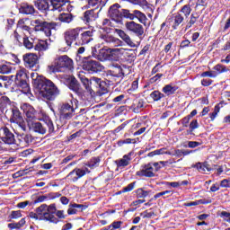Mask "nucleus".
<instances>
[{
    "label": "nucleus",
    "instance_id": "nucleus-1",
    "mask_svg": "<svg viewBox=\"0 0 230 230\" xmlns=\"http://www.w3.org/2000/svg\"><path fill=\"white\" fill-rule=\"evenodd\" d=\"M108 13L111 20L108 23V27L116 28L117 24H123V19H129V21H134L137 19L141 24L146 26V15L139 10H128L121 7L119 4H112L108 11Z\"/></svg>",
    "mask_w": 230,
    "mask_h": 230
},
{
    "label": "nucleus",
    "instance_id": "nucleus-2",
    "mask_svg": "<svg viewBox=\"0 0 230 230\" xmlns=\"http://www.w3.org/2000/svg\"><path fill=\"white\" fill-rule=\"evenodd\" d=\"M31 78L32 80V84L35 89H38L40 96L49 102H53L56 100L57 96L60 94V90L58 86L53 83V81L39 75L38 73H31Z\"/></svg>",
    "mask_w": 230,
    "mask_h": 230
},
{
    "label": "nucleus",
    "instance_id": "nucleus-3",
    "mask_svg": "<svg viewBox=\"0 0 230 230\" xmlns=\"http://www.w3.org/2000/svg\"><path fill=\"white\" fill-rule=\"evenodd\" d=\"M78 109V101L72 99L66 102H63L58 106L59 121L62 126L66 125L69 119L74 118Z\"/></svg>",
    "mask_w": 230,
    "mask_h": 230
},
{
    "label": "nucleus",
    "instance_id": "nucleus-4",
    "mask_svg": "<svg viewBox=\"0 0 230 230\" xmlns=\"http://www.w3.org/2000/svg\"><path fill=\"white\" fill-rule=\"evenodd\" d=\"M73 69V59L67 55L58 57L54 64L48 66V71L52 73H66Z\"/></svg>",
    "mask_w": 230,
    "mask_h": 230
},
{
    "label": "nucleus",
    "instance_id": "nucleus-5",
    "mask_svg": "<svg viewBox=\"0 0 230 230\" xmlns=\"http://www.w3.org/2000/svg\"><path fill=\"white\" fill-rule=\"evenodd\" d=\"M64 220L66 218V215H64V210L57 209V204L52 203L50 205H47V211H45L42 216L41 220L45 222H49L50 224H58L60 220Z\"/></svg>",
    "mask_w": 230,
    "mask_h": 230
},
{
    "label": "nucleus",
    "instance_id": "nucleus-6",
    "mask_svg": "<svg viewBox=\"0 0 230 230\" xmlns=\"http://www.w3.org/2000/svg\"><path fill=\"white\" fill-rule=\"evenodd\" d=\"M125 77V72H123V67L121 65L116 63L111 66V69L106 72L105 80L108 82L109 85H118L120 81L119 78Z\"/></svg>",
    "mask_w": 230,
    "mask_h": 230
},
{
    "label": "nucleus",
    "instance_id": "nucleus-7",
    "mask_svg": "<svg viewBox=\"0 0 230 230\" xmlns=\"http://www.w3.org/2000/svg\"><path fill=\"white\" fill-rule=\"evenodd\" d=\"M34 26L35 31H43L46 37H51L52 30L57 31V28L60 26V23L57 22H46L42 19H36L31 22Z\"/></svg>",
    "mask_w": 230,
    "mask_h": 230
},
{
    "label": "nucleus",
    "instance_id": "nucleus-8",
    "mask_svg": "<svg viewBox=\"0 0 230 230\" xmlns=\"http://www.w3.org/2000/svg\"><path fill=\"white\" fill-rule=\"evenodd\" d=\"M31 128L37 134L44 135L46 132H49V134L55 133V125L49 117L44 118L41 122H31Z\"/></svg>",
    "mask_w": 230,
    "mask_h": 230
},
{
    "label": "nucleus",
    "instance_id": "nucleus-9",
    "mask_svg": "<svg viewBox=\"0 0 230 230\" xmlns=\"http://www.w3.org/2000/svg\"><path fill=\"white\" fill-rule=\"evenodd\" d=\"M30 77L28 76V71L25 68L20 69L16 72L14 84L16 87H19V89H22V93L24 94H28L30 93Z\"/></svg>",
    "mask_w": 230,
    "mask_h": 230
},
{
    "label": "nucleus",
    "instance_id": "nucleus-10",
    "mask_svg": "<svg viewBox=\"0 0 230 230\" xmlns=\"http://www.w3.org/2000/svg\"><path fill=\"white\" fill-rule=\"evenodd\" d=\"M82 67L84 71H87L90 75H94V73H102L105 67L97 60H93V58L84 57L82 60Z\"/></svg>",
    "mask_w": 230,
    "mask_h": 230
},
{
    "label": "nucleus",
    "instance_id": "nucleus-11",
    "mask_svg": "<svg viewBox=\"0 0 230 230\" xmlns=\"http://www.w3.org/2000/svg\"><path fill=\"white\" fill-rule=\"evenodd\" d=\"M80 33H82V28L80 27L66 30L64 32V40L66 46L71 48V46H73V42H75V44L78 46Z\"/></svg>",
    "mask_w": 230,
    "mask_h": 230
},
{
    "label": "nucleus",
    "instance_id": "nucleus-12",
    "mask_svg": "<svg viewBox=\"0 0 230 230\" xmlns=\"http://www.w3.org/2000/svg\"><path fill=\"white\" fill-rule=\"evenodd\" d=\"M125 26L128 31L133 33V35H136V37H138L140 40H143V39H145V27H143V25H141L140 23L131 21L127 22L125 23Z\"/></svg>",
    "mask_w": 230,
    "mask_h": 230
},
{
    "label": "nucleus",
    "instance_id": "nucleus-13",
    "mask_svg": "<svg viewBox=\"0 0 230 230\" xmlns=\"http://www.w3.org/2000/svg\"><path fill=\"white\" fill-rule=\"evenodd\" d=\"M0 143L4 145H15V135L6 126L0 128Z\"/></svg>",
    "mask_w": 230,
    "mask_h": 230
},
{
    "label": "nucleus",
    "instance_id": "nucleus-14",
    "mask_svg": "<svg viewBox=\"0 0 230 230\" xmlns=\"http://www.w3.org/2000/svg\"><path fill=\"white\" fill-rule=\"evenodd\" d=\"M16 137L15 145L22 148H26L27 146L33 145L35 141V137L30 133H18Z\"/></svg>",
    "mask_w": 230,
    "mask_h": 230
},
{
    "label": "nucleus",
    "instance_id": "nucleus-15",
    "mask_svg": "<svg viewBox=\"0 0 230 230\" xmlns=\"http://www.w3.org/2000/svg\"><path fill=\"white\" fill-rule=\"evenodd\" d=\"M68 83V89L70 91H73L77 94L78 98H84L85 96V93L84 92V89L80 86V83H78V80L75 78V76H70L67 78Z\"/></svg>",
    "mask_w": 230,
    "mask_h": 230
},
{
    "label": "nucleus",
    "instance_id": "nucleus-16",
    "mask_svg": "<svg viewBox=\"0 0 230 230\" xmlns=\"http://www.w3.org/2000/svg\"><path fill=\"white\" fill-rule=\"evenodd\" d=\"M136 175L137 177H147L148 179L155 177V172H154L152 163L142 165L141 169L136 172Z\"/></svg>",
    "mask_w": 230,
    "mask_h": 230
},
{
    "label": "nucleus",
    "instance_id": "nucleus-17",
    "mask_svg": "<svg viewBox=\"0 0 230 230\" xmlns=\"http://www.w3.org/2000/svg\"><path fill=\"white\" fill-rule=\"evenodd\" d=\"M23 114H25L27 121H33L37 119V110L29 103H24L21 106Z\"/></svg>",
    "mask_w": 230,
    "mask_h": 230
},
{
    "label": "nucleus",
    "instance_id": "nucleus-18",
    "mask_svg": "<svg viewBox=\"0 0 230 230\" xmlns=\"http://www.w3.org/2000/svg\"><path fill=\"white\" fill-rule=\"evenodd\" d=\"M82 177H85V172L82 171L81 168H75L72 172H70L64 180H68V182H78L79 179H82Z\"/></svg>",
    "mask_w": 230,
    "mask_h": 230
},
{
    "label": "nucleus",
    "instance_id": "nucleus-19",
    "mask_svg": "<svg viewBox=\"0 0 230 230\" xmlns=\"http://www.w3.org/2000/svg\"><path fill=\"white\" fill-rule=\"evenodd\" d=\"M23 62L26 67L33 69L39 64V57L33 53H27L23 55Z\"/></svg>",
    "mask_w": 230,
    "mask_h": 230
},
{
    "label": "nucleus",
    "instance_id": "nucleus-20",
    "mask_svg": "<svg viewBox=\"0 0 230 230\" xmlns=\"http://www.w3.org/2000/svg\"><path fill=\"white\" fill-rule=\"evenodd\" d=\"M18 10L19 13H22V15H35L37 12L35 6L28 2L21 3Z\"/></svg>",
    "mask_w": 230,
    "mask_h": 230
},
{
    "label": "nucleus",
    "instance_id": "nucleus-21",
    "mask_svg": "<svg viewBox=\"0 0 230 230\" xmlns=\"http://www.w3.org/2000/svg\"><path fill=\"white\" fill-rule=\"evenodd\" d=\"M94 35V30L90 31H82L79 34L78 45L77 46H84V44H89L91 40H93V37Z\"/></svg>",
    "mask_w": 230,
    "mask_h": 230
},
{
    "label": "nucleus",
    "instance_id": "nucleus-22",
    "mask_svg": "<svg viewBox=\"0 0 230 230\" xmlns=\"http://www.w3.org/2000/svg\"><path fill=\"white\" fill-rule=\"evenodd\" d=\"M83 22H84L87 26L89 24L94 22L96 19H98V13H96V9L87 10L84 13L83 16L81 17Z\"/></svg>",
    "mask_w": 230,
    "mask_h": 230
},
{
    "label": "nucleus",
    "instance_id": "nucleus-23",
    "mask_svg": "<svg viewBox=\"0 0 230 230\" xmlns=\"http://www.w3.org/2000/svg\"><path fill=\"white\" fill-rule=\"evenodd\" d=\"M48 205L47 204H41L40 207L36 208V212H30L29 217L30 218H33L34 220H44L40 219L42 217H44V213L48 211Z\"/></svg>",
    "mask_w": 230,
    "mask_h": 230
},
{
    "label": "nucleus",
    "instance_id": "nucleus-24",
    "mask_svg": "<svg viewBox=\"0 0 230 230\" xmlns=\"http://www.w3.org/2000/svg\"><path fill=\"white\" fill-rule=\"evenodd\" d=\"M62 197L60 192H49L48 194L39 196L35 200L34 204H39L40 202H46V200H55V199H58Z\"/></svg>",
    "mask_w": 230,
    "mask_h": 230
},
{
    "label": "nucleus",
    "instance_id": "nucleus-25",
    "mask_svg": "<svg viewBox=\"0 0 230 230\" xmlns=\"http://www.w3.org/2000/svg\"><path fill=\"white\" fill-rule=\"evenodd\" d=\"M145 107V99H135L132 105L129 106V111H132L135 114H139Z\"/></svg>",
    "mask_w": 230,
    "mask_h": 230
},
{
    "label": "nucleus",
    "instance_id": "nucleus-26",
    "mask_svg": "<svg viewBox=\"0 0 230 230\" xmlns=\"http://www.w3.org/2000/svg\"><path fill=\"white\" fill-rule=\"evenodd\" d=\"M115 31L119 35V37H120V39H122V40H124V42L128 46H129L130 48H136V43L132 41V39L130 38V36L127 34L123 30L116 29Z\"/></svg>",
    "mask_w": 230,
    "mask_h": 230
},
{
    "label": "nucleus",
    "instance_id": "nucleus-27",
    "mask_svg": "<svg viewBox=\"0 0 230 230\" xmlns=\"http://www.w3.org/2000/svg\"><path fill=\"white\" fill-rule=\"evenodd\" d=\"M192 168H196V170H198L199 173H206V172H212L213 170V168L211 167L209 163H208V161L202 163L198 162L194 165H192Z\"/></svg>",
    "mask_w": 230,
    "mask_h": 230
},
{
    "label": "nucleus",
    "instance_id": "nucleus-28",
    "mask_svg": "<svg viewBox=\"0 0 230 230\" xmlns=\"http://www.w3.org/2000/svg\"><path fill=\"white\" fill-rule=\"evenodd\" d=\"M87 209V206L77 203H71L68 206L67 215H76L78 211H85Z\"/></svg>",
    "mask_w": 230,
    "mask_h": 230
},
{
    "label": "nucleus",
    "instance_id": "nucleus-29",
    "mask_svg": "<svg viewBox=\"0 0 230 230\" xmlns=\"http://www.w3.org/2000/svg\"><path fill=\"white\" fill-rule=\"evenodd\" d=\"M34 6L41 12V13H46V12H49V8L51 4H49L46 0H35Z\"/></svg>",
    "mask_w": 230,
    "mask_h": 230
},
{
    "label": "nucleus",
    "instance_id": "nucleus-30",
    "mask_svg": "<svg viewBox=\"0 0 230 230\" xmlns=\"http://www.w3.org/2000/svg\"><path fill=\"white\" fill-rule=\"evenodd\" d=\"M12 105V100H10V97L6 95H3L0 97V112L1 114H4V111L8 109Z\"/></svg>",
    "mask_w": 230,
    "mask_h": 230
},
{
    "label": "nucleus",
    "instance_id": "nucleus-31",
    "mask_svg": "<svg viewBox=\"0 0 230 230\" xmlns=\"http://www.w3.org/2000/svg\"><path fill=\"white\" fill-rule=\"evenodd\" d=\"M132 152L128 153V155H124L121 159L117 161L118 168H125L130 164V161H132Z\"/></svg>",
    "mask_w": 230,
    "mask_h": 230
},
{
    "label": "nucleus",
    "instance_id": "nucleus-32",
    "mask_svg": "<svg viewBox=\"0 0 230 230\" xmlns=\"http://www.w3.org/2000/svg\"><path fill=\"white\" fill-rule=\"evenodd\" d=\"M11 111H12V116L10 119L11 123H16L17 121H22V119H24L22 118V113H21V111H19V108L13 107Z\"/></svg>",
    "mask_w": 230,
    "mask_h": 230
},
{
    "label": "nucleus",
    "instance_id": "nucleus-33",
    "mask_svg": "<svg viewBox=\"0 0 230 230\" xmlns=\"http://www.w3.org/2000/svg\"><path fill=\"white\" fill-rule=\"evenodd\" d=\"M183 22L184 17L182 16V14H181V13H177V14L173 17V22H171L172 30H179V27L182 24Z\"/></svg>",
    "mask_w": 230,
    "mask_h": 230
},
{
    "label": "nucleus",
    "instance_id": "nucleus-34",
    "mask_svg": "<svg viewBox=\"0 0 230 230\" xmlns=\"http://www.w3.org/2000/svg\"><path fill=\"white\" fill-rule=\"evenodd\" d=\"M49 45L48 44V40H40L35 45V51H48Z\"/></svg>",
    "mask_w": 230,
    "mask_h": 230
},
{
    "label": "nucleus",
    "instance_id": "nucleus-35",
    "mask_svg": "<svg viewBox=\"0 0 230 230\" xmlns=\"http://www.w3.org/2000/svg\"><path fill=\"white\" fill-rule=\"evenodd\" d=\"M73 19H75V15L71 13H63L58 16V21H60V22H65L66 24H71V22H73Z\"/></svg>",
    "mask_w": 230,
    "mask_h": 230
},
{
    "label": "nucleus",
    "instance_id": "nucleus-36",
    "mask_svg": "<svg viewBox=\"0 0 230 230\" xmlns=\"http://www.w3.org/2000/svg\"><path fill=\"white\" fill-rule=\"evenodd\" d=\"M137 141H139V137L119 139V141H117V146L121 147L124 145H137Z\"/></svg>",
    "mask_w": 230,
    "mask_h": 230
},
{
    "label": "nucleus",
    "instance_id": "nucleus-37",
    "mask_svg": "<svg viewBox=\"0 0 230 230\" xmlns=\"http://www.w3.org/2000/svg\"><path fill=\"white\" fill-rule=\"evenodd\" d=\"M67 2L66 0H54V2L50 4L52 6V11L58 10V12H62L64 10V4Z\"/></svg>",
    "mask_w": 230,
    "mask_h": 230
},
{
    "label": "nucleus",
    "instance_id": "nucleus-38",
    "mask_svg": "<svg viewBox=\"0 0 230 230\" xmlns=\"http://www.w3.org/2000/svg\"><path fill=\"white\" fill-rule=\"evenodd\" d=\"M87 2H88V8H91V6L92 7L96 6L94 10H98V8H101L102 10V8L105 6V1L103 0H87Z\"/></svg>",
    "mask_w": 230,
    "mask_h": 230
},
{
    "label": "nucleus",
    "instance_id": "nucleus-39",
    "mask_svg": "<svg viewBox=\"0 0 230 230\" xmlns=\"http://www.w3.org/2000/svg\"><path fill=\"white\" fill-rule=\"evenodd\" d=\"M229 68L224 65L217 64L213 67V72L215 76L217 77L218 75H222V73H227Z\"/></svg>",
    "mask_w": 230,
    "mask_h": 230
},
{
    "label": "nucleus",
    "instance_id": "nucleus-40",
    "mask_svg": "<svg viewBox=\"0 0 230 230\" xmlns=\"http://www.w3.org/2000/svg\"><path fill=\"white\" fill-rule=\"evenodd\" d=\"M113 49H102L99 52V56L102 57V60H113L112 58Z\"/></svg>",
    "mask_w": 230,
    "mask_h": 230
},
{
    "label": "nucleus",
    "instance_id": "nucleus-41",
    "mask_svg": "<svg viewBox=\"0 0 230 230\" xmlns=\"http://www.w3.org/2000/svg\"><path fill=\"white\" fill-rule=\"evenodd\" d=\"M151 190H146L145 188H138L135 190L137 199H146Z\"/></svg>",
    "mask_w": 230,
    "mask_h": 230
},
{
    "label": "nucleus",
    "instance_id": "nucleus-42",
    "mask_svg": "<svg viewBox=\"0 0 230 230\" xmlns=\"http://www.w3.org/2000/svg\"><path fill=\"white\" fill-rule=\"evenodd\" d=\"M177 89H179V87L172 86V84H166L163 87L162 92H164L167 96H172V94H175Z\"/></svg>",
    "mask_w": 230,
    "mask_h": 230
},
{
    "label": "nucleus",
    "instance_id": "nucleus-43",
    "mask_svg": "<svg viewBox=\"0 0 230 230\" xmlns=\"http://www.w3.org/2000/svg\"><path fill=\"white\" fill-rule=\"evenodd\" d=\"M101 82L102 78L91 77L90 93H93V91H97Z\"/></svg>",
    "mask_w": 230,
    "mask_h": 230
},
{
    "label": "nucleus",
    "instance_id": "nucleus-44",
    "mask_svg": "<svg viewBox=\"0 0 230 230\" xmlns=\"http://www.w3.org/2000/svg\"><path fill=\"white\" fill-rule=\"evenodd\" d=\"M26 225V218H22L18 223H10L7 225V227L11 230L13 229H21Z\"/></svg>",
    "mask_w": 230,
    "mask_h": 230
},
{
    "label": "nucleus",
    "instance_id": "nucleus-45",
    "mask_svg": "<svg viewBox=\"0 0 230 230\" xmlns=\"http://www.w3.org/2000/svg\"><path fill=\"white\" fill-rule=\"evenodd\" d=\"M96 91L101 96L103 94H107V93H109V87L107 86V83L101 79V82L99 83V86Z\"/></svg>",
    "mask_w": 230,
    "mask_h": 230
},
{
    "label": "nucleus",
    "instance_id": "nucleus-46",
    "mask_svg": "<svg viewBox=\"0 0 230 230\" xmlns=\"http://www.w3.org/2000/svg\"><path fill=\"white\" fill-rule=\"evenodd\" d=\"M102 163V156L93 157L90 162L87 164L88 168H98Z\"/></svg>",
    "mask_w": 230,
    "mask_h": 230
},
{
    "label": "nucleus",
    "instance_id": "nucleus-47",
    "mask_svg": "<svg viewBox=\"0 0 230 230\" xmlns=\"http://www.w3.org/2000/svg\"><path fill=\"white\" fill-rule=\"evenodd\" d=\"M199 17H200V14H199V13H192L190 14V20L187 23L185 29L190 30V28H191V26H193V24L197 22V21L199 20Z\"/></svg>",
    "mask_w": 230,
    "mask_h": 230
},
{
    "label": "nucleus",
    "instance_id": "nucleus-48",
    "mask_svg": "<svg viewBox=\"0 0 230 230\" xmlns=\"http://www.w3.org/2000/svg\"><path fill=\"white\" fill-rule=\"evenodd\" d=\"M150 98H152L153 102H160L162 98H164V93L159 90H155L150 93Z\"/></svg>",
    "mask_w": 230,
    "mask_h": 230
},
{
    "label": "nucleus",
    "instance_id": "nucleus-49",
    "mask_svg": "<svg viewBox=\"0 0 230 230\" xmlns=\"http://www.w3.org/2000/svg\"><path fill=\"white\" fill-rule=\"evenodd\" d=\"M28 21V19H20L18 21L17 23V28H20V30H22L23 31H30V30H31V28H30V26L25 25L24 22H26Z\"/></svg>",
    "mask_w": 230,
    "mask_h": 230
},
{
    "label": "nucleus",
    "instance_id": "nucleus-50",
    "mask_svg": "<svg viewBox=\"0 0 230 230\" xmlns=\"http://www.w3.org/2000/svg\"><path fill=\"white\" fill-rule=\"evenodd\" d=\"M180 13H183L186 18L190 17V14L191 13V5L190 4L183 5L180 10Z\"/></svg>",
    "mask_w": 230,
    "mask_h": 230
},
{
    "label": "nucleus",
    "instance_id": "nucleus-51",
    "mask_svg": "<svg viewBox=\"0 0 230 230\" xmlns=\"http://www.w3.org/2000/svg\"><path fill=\"white\" fill-rule=\"evenodd\" d=\"M23 46L26 48V49H33V48H35L33 39L30 40L28 37L23 38Z\"/></svg>",
    "mask_w": 230,
    "mask_h": 230
},
{
    "label": "nucleus",
    "instance_id": "nucleus-52",
    "mask_svg": "<svg viewBox=\"0 0 230 230\" xmlns=\"http://www.w3.org/2000/svg\"><path fill=\"white\" fill-rule=\"evenodd\" d=\"M22 217V213L21 210H13L9 215L8 218L10 220H17V218H21Z\"/></svg>",
    "mask_w": 230,
    "mask_h": 230
},
{
    "label": "nucleus",
    "instance_id": "nucleus-53",
    "mask_svg": "<svg viewBox=\"0 0 230 230\" xmlns=\"http://www.w3.org/2000/svg\"><path fill=\"white\" fill-rule=\"evenodd\" d=\"M218 112H220V104H217L214 107V111L209 113L210 121H215V119L218 116Z\"/></svg>",
    "mask_w": 230,
    "mask_h": 230
},
{
    "label": "nucleus",
    "instance_id": "nucleus-54",
    "mask_svg": "<svg viewBox=\"0 0 230 230\" xmlns=\"http://www.w3.org/2000/svg\"><path fill=\"white\" fill-rule=\"evenodd\" d=\"M81 82L83 85L85 87L86 91L90 93L91 91V78H87L85 76L81 77Z\"/></svg>",
    "mask_w": 230,
    "mask_h": 230
},
{
    "label": "nucleus",
    "instance_id": "nucleus-55",
    "mask_svg": "<svg viewBox=\"0 0 230 230\" xmlns=\"http://www.w3.org/2000/svg\"><path fill=\"white\" fill-rule=\"evenodd\" d=\"M195 128H199V121L197 119H193L190 123L188 134L190 135L193 134V130H195Z\"/></svg>",
    "mask_w": 230,
    "mask_h": 230
},
{
    "label": "nucleus",
    "instance_id": "nucleus-56",
    "mask_svg": "<svg viewBox=\"0 0 230 230\" xmlns=\"http://www.w3.org/2000/svg\"><path fill=\"white\" fill-rule=\"evenodd\" d=\"M121 226H123V221H113L109 226V229L111 230L121 229Z\"/></svg>",
    "mask_w": 230,
    "mask_h": 230
},
{
    "label": "nucleus",
    "instance_id": "nucleus-57",
    "mask_svg": "<svg viewBox=\"0 0 230 230\" xmlns=\"http://www.w3.org/2000/svg\"><path fill=\"white\" fill-rule=\"evenodd\" d=\"M136 184H137L136 181L129 183L128 186L122 188L120 193H128V191H132V190L136 188Z\"/></svg>",
    "mask_w": 230,
    "mask_h": 230
},
{
    "label": "nucleus",
    "instance_id": "nucleus-58",
    "mask_svg": "<svg viewBox=\"0 0 230 230\" xmlns=\"http://www.w3.org/2000/svg\"><path fill=\"white\" fill-rule=\"evenodd\" d=\"M133 4H138L139 6H148V2L146 0H126Z\"/></svg>",
    "mask_w": 230,
    "mask_h": 230
},
{
    "label": "nucleus",
    "instance_id": "nucleus-59",
    "mask_svg": "<svg viewBox=\"0 0 230 230\" xmlns=\"http://www.w3.org/2000/svg\"><path fill=\"white\" fill-rule=\"evenodd\" d=\"M82 134H84V130L80 129L77 132L67 137V141L70 143V141L76 139V137H80V136H82Z\"/></svg>",
    "mask_w": 230,
    "mask_h": 230
},
{
    "label": "nucleus",
    "instance_id": "nucleus-60",
    "mask_svg": "<svg viewBox=\"0 0 230 230\" xmlns=\"http://www.w3.org/2000/svg\"><path fill=\"white\" fill-rule=\"evenodd\" d=\"M1 74L8 75V73H12V66L10 65H0Z\"/></svg>",
    "mask_w": 230,
    "mask_h": 230
},
{
    "label": "nucleus",
    "instance_id": "nucleus-61",
    "mask_svg": "<svg viewBox=\"0 0 230 230\" xmlns=\"http://www.w3.org/2000/svg\"><path fill=\"white\" fill-rule=\"evenodd\" d=\"M23 175H28V169L18 171L13 174V179H19V177H23Z\"/></svg>",
    "mask_w": 230,
    "mask_h": 230
},
{
    "label": "nucleus",
    "instance_id": "nucleus-62",
    "mask_svg": "<svg viewBox=\"0 0 230 230\" xmlns=\"http://www.w3.org/2000/svg\"><path fill=\"white\" fill-rule=\"evenodd\" d=\"M140 217H143V218H152V217H155V212H148V210H145L140 214Z\"/></svg>",
    "mask_w": 230,
    "mask_h": 230
},
{
    "label": "nucleus",
    "instance_id": "nucleus-63",
    "mask_svg": "<svg viewBox=\"0 0 230 230\" xmlns=\"http://www.w3.org/2000/svg\"><path fill=\"white\" fill-rule=\"evenodd\" d=\"M123 100H125V94H120L119 96H116L112 99L113 103H118V105H120V103L123 102Z\"/></svg>",
    "mask_w": 230,
    "mask_h": 230
},
{
    "label": "nucleus",
    "instance_id": "nucleus-64",
    "mask_svg": "<svg viewBox=\"0 0 230 230\" xmlns=\"http://www.w3.org/2000/svg\"><path fill=\"white\" fill-rule=\"evenodd\" d=\"M102 39L105 40V42H108L109 44H111V42H116L118 40V39H116L113 36H111L109 34L104 35L102 37Z\"/></svg>",
    "mask_w": 230,
    "mask_h": 230
}]
</instances>
